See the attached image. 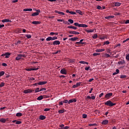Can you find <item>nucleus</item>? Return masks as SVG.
I'll return each mask as SVG.
<instances>
[{
    "mask_svg": "<svg viewBox=\"0 0 129 129\" xmlns=\"http://www.w3.org/2000/svg\"><path fill=\"white\" fill-rule=\"evenodd\" d=\"M116 103H112L111 101L108 100L105 102V105H107V106H109L110 107H112L114 105H116Z\"/></svg>",
    "mask_w": 129,
    "mask_h": 129,
    "instance_id": "f257e3e1",
    "label": "nucleus"
},
{
    "mask_svg": "<svg viewBox=\"0 0 129 129\" xmlns=\"http://www.w3.org/2000/svg\"><path fill=\"white\" fill-rule=\"evenodd\" d=\"M35 12H35L33 14H31V16L32 17H36V16H39V15H40V13H41V10H37V9H35Z\"/></svg>",
    "mask_w": 129,
    "mask_h": 129,
    "instance_id": "f03ea898",
    "label": "nucleus"
},
{
    "mask_svg": "<svg viewBox=\"0 0 129 129\" xmlns=\"http://www.w3.org/2000/svg\"><path fill=\"white\" fill-rule=\"evenodd\" d=\"M22 57L26 58V56L25 54H18L17 56L16 57V60L17 61H19V60H21V59H22Z\"/></svg>",
    "mask_w": 129,
    "mask_h": 129,
    "instance_id": "7ed1b4c3",
    "label": "nucleus"
},
{
    "mask_svg": "<svg viewBox=\"0 0 129 129\" xmlns=\"http://www.w3.org/2000/svg\"><path fill=\"white\" fill-rule=\"evenodd\" d=\"M112 96V93H109L105 95V98H107V99H109V97H111Z\"/></svg>",
    "mask_w": 129,
    "mask_h": 129,
    "instance_id": "20e7f679",
    "label": "nucleus"
},
{
    "mask_svg": "<svg viewBox=\"0 0 129 129\" xmlns=\"http://www.w3.org/2000/svg\"><path fill=\"white\" fill-rule=\"evenodd\" d=\"M60 41L55 40L53 42H52V45H54V46H57V45H60Z\"/></svg>",
    "mask_w": 129,
    "mask_h": 129,
    "instance_id": "39448f33",
    "label": "nucleus"
},
{
    "mask_svg": "<svg viewBox=\"0 0 129 129\" xmlns=\"http://www.w3.org/2000/svg\"><path fill=\"white\" fill-rule=\"evenodd\" d=\"M10 55H11L10 52H6L5 54H2V56H6L5 58H10Z\"/></svg>",
    "mask_w": 129,
    "mask_h": 129,
    "instance_id": "423d86ee",
    "label": "nucleus"
},
{
    "mask_svg": "<svg viewBox=\"0 0 129 129\" xmlns=\"http://www.w3.org/2000/svg\"><path fill=\"white\" fill-rule=\"evenodd\" d=\"M60 73L61 74H64L65 75H66V74H67V71H66V70L62 69L60 70Z\"/></svg>",
    "mask_w": 129,
    "mask_h": 129,
    "instance_id": "0eeeda50",
    "label": "nucleus"
},
{
    "mask_svg": "<svg viewBox=\"0 0 129 129\" xmlns=\"http://www.w3.org/2000/svg\"><path fill=\"white\" fill-rule=\"evenodd\" d=\"M80 84H81V82L77 83L76 85L73 86V88H77L78 86H80Z\"/></svg>",
    "mask_w": 129,
    "mask_h": 129,
    "instance_id": "6e6552de",
    "label": "nucleus"
},
{
    "mask_svg": "<svg viewBox=\"0 0 129 129\" xmlns=\"http://www.w3.org/2000/svg\"><path fill=\"white\" fill-rule=\"evenodd\" d=\"M31 92H33V90H30V89H27V90H25L24 91V93H31Z\"/></svg>",
    "mask_w": 129,
    "mask_h": 129,
    "instance_id": "1a4fd4ad",
    "label": "nucleus"
},
{
    "mask_svg": "<svg viewBox=\"0 0 129 129\" xmlns=\"http://www.w3.org/2000/svg\"><path fill=\"white\" fill-rule=\"evenodd\" d=\"M2 23H8L10 22V23H12V21L10 20L9 19H4L2 21Z\"/></svg>",
    "mask_w": 129,
    "mask_h": 129,
    "instance_id": "9d476101",
    "label": "nucleus"
},
{
    "mask_svg": "<svg viewBox=\"0 0 129 129\" xmlns=\"http://www.w3.org/2000/svg\"><path fill=\"white\" fill-rule=\"evenodd\" d=\"M69 34H74L75 35H79L80 33L78 32L70 31Z\"/></svg>",
    "mask_w": 129,
    "mask_h": 129,
    "instance_id": "9b49d317",
    "label": "nucleus"
},
{
    "mask_svg": "<svg viewBox=\"0 0 129 129\" xmlns=\"http://www.w3.org/2000/svg\"><path fill=\"white\" fill-rule=\"evenodd\" d=\"M102 124L106 125L107 123H108V120H104L101 122Z\"/></svg>",
    "mask_w": 129,
    "mask_h": 129,
    "instance_id": "f8f14e48",
    "label": "nucleus"
},
{
    "mask_svg": "<svg viewBox=\"0 0 129 129\" xmlns=\"http://www.w3.org/2000/svg\"><path fill=\"white\" fill-rule=\"evenodd\" d=\"M39 119H40L41 120H44V119H46V116L43 115H41L39 116Z\"/></svg>",
    "mask_w": 129,
    "mask_h": 129,
    "instance_id": "ddd939ff",
    "label": "nucleus"
},
{
    "mask_svg": "<svg viewBox=\"0 0 129 129\" xmlns=\"http://www.w3.org/2000/svg\"><path fill=\"white\" fill-rule=\"evenodd\" d=\"M95 30V29H91V30L86 29V30H85V31H86V32H87V33H93V32H94Z\"/></svg>",
    "mask_w": 129,
    "mask_h": 129,
    "instance_id": "4468645a",
    "label": "nucleus"
},
{
    "mask_svg": "<svg viewBox=\"0 0 129 129\" xmlns=\"http://www.w3.org/2000/svg\"><path fill=\"white\" fill-rule=\"evenodd\" d=\"M104 51H105V49H96V52L97 53H99L100 52H103Z\"/></svg>",
    "mask_w": 129,
    "mask_h": 129,
    "instance_id": "2eb2a0df",
    "label": "nucleus"
},
{
    "mask_svg": "<svg viewBox=\"0 0 129 129\" xmlns=\"http://www.w3.org/2000/svg\"><path fill=\"white\" fill-rule=\"evenodd\" d=\"M55 13H56V14H58V15H62V16H64V15H65L64 13L62 12L58 11H55Z\"/></svg>",
    "mask_w": 129,
    "mask_h": 129,
    "instance_id": "dca6fc26",
    "label": "nucleus"
},
{
    "mask_svg": "<svg viewBox=\"0 0 129 129\" xmlns=\"http://www.w3.org/2000/svg\"><path fill=\"white\" fill-rule=\"evenodd\" d=\"M31 24H33V25H40V24H41V22L39 21H33Z\"/></svg>",
    "mask_w": 129,
    "mask_h": 129,
    "instance_id": "f3484780",
    "label": "nucleus"
},
{
    "mask_svg": "<svg viewBox=\"0 0 129 129\" xmlns=\"http://www.w3.org/2000/svg\"><path fill=\"white\" fill-rule=\"evenodd\" d=\"M88 27V26H87V25L86 24H80V28H87Z\"/></svg>",
    "mask_w": 129,
    "mask_h": 129,
    "instance_id": "a211bd4d",
    "label": "nucleus"
},
{
    "mask_svg": "<svg viewBox=\"0 0 129 129\" xmlns=\"http://www.w3.org/2000/svg\"><path fill=\"white\" fill-rule=\"evenodd\" d=\"M47 83V81L40 82L38 83V85H44Z\"/></svg>",
    "mask_w": 129,
    "mask_h": 129,
    "instance_id": "6ab92c4d",
    "label": "nucleus"
},
{
    "mask_svg": "<svg viewBox=\"0 0 129 129\" xmlns=\"http://www.w3.org/2000/svg\"><path fill=\"white\" fill-rule=\"evenodd\" d=\"M68 29H73L74 30H77V27L75 26H68Z\"/></svg>",
    "mask_w": 129,
    "mask_h": 129,
    "instance_id": "aec40b11",
    "label": "nucleus"
},
{
    "mask_svg": "<svg viewBox=\"0 0 129 129\" xmlns=\"http://www.w3.org/2000/svg\"><path fill=\"white\" fill-rule=\"evenodd\" d=\"M6 121L7 119L4 118H2L1 119H0V122H3V123H5V122H6Z\"/></svg>",
    "mask_w": 129,
    "mask_h": 129,
    "instance_id": "412c9836",
    "label": "nucleus"
},
{
    "mask_svg": "<svg viewBox=\"0 0 129 129\" xmlns=\"http://www.w3.org/2000/svg\"><path fill=\"white\" fill-rule=\"evenodd\" d=\"M76 13L77 14H79V15H81V16H82V11L80 10H76Z\"/></svg>",
    "mask_w": 129,
    "mask_h": 129,
    "instance_id": "4be33fe9",
    "label": "nucleus"
},
{
    "mask_svg": "<svg viewBox=\"0 0 129 129\" xmlns=\"http://www.w3.org/2000/svg\"><path fill=\"white\" fill-rule=\"evenodd\" d=\"M44 98V96L43 95H40V96H39L37 99V100H42V99H43Z\"/></svg>",
    "mask_w": 129,
    "mask_h": 129,
    "instance_id": "5701e85b",
    "label": "nucleus"
},
{
    "mask_svg": "<svg viewBox=\"0 0 129 129\" xmlns=\"http://www.w3.org/2000/svg\"><path fill=\"white\" fill-rule=\"evenodd\" d=\"M80 64H87V65H88V62H86L85 61H80L79 62Z\"/></svg>",
    "mask_w": 129,
    "mask_h": 129,
    "instance_id": "b1692460",
    "label": "nucleus"
},
{
    "mask_svg": "<svg viewBox=\"0 0 129 129\" xmlns=\"http://www.w3.org/2000/svg\"><path fill=\"white\" fill-rule=\"evenodd\" d=\"M24 12H32L33 11V9H24Z\"/></svg>",
    "mask_w": 129,
    "mask_h": 129,
    "instance_id": "393cba45",
    "label": "nucleus"
},
{
    "mask_svg": "<svg viewBox=\"0 0 129 129\" xmlns=\"http://www.w3.org/2000/svg\"><path fill=\"white\" fill-rule=\"evenodd\" d=\"M114 17L113 16H109L105 17V19H113Z\"/></svg>",
    "mask_w": 129,
    "mask_h": 129,
    "instance_id": "a878e982",
    "label": "nucleus"
},
{
    "mask_svg": "<svg viewBox=\"0 0 129 129\" xmlns=\"http://www.w3.org/2000/svg\"><path fill=\"white\" fill-rule=\"evenodd\" d=\"M120 5H121V3H119L118 2H116L115 3V7H120Z\"/></svg>",
    "mask_w": 129,
    "mask_h": 129,
    "instance_id": "bb28decb",
    "label": "nucleus"
},
{
    "mask_svg": "<svg viewBox=\"0 0 129 129\" xmlns=\"http://www.w3.org/2000/svg\"><path fill=\"white\" fill-rule=\"evenodd\" d=\"M120 78H121V79H123L124 78H126V76H125V75H121L120 76Z\"/></svg>",
    "mask_w": 129,
    "mask_h": 129,
    "instance_id": "cd10ccee",
    "label": "nucleus"
},
{
    "mask_svg": "<svg viewBox=\"0 0 129 129\" xmlns=\"http://www.w3.org/2000/svg\"><path fill=\"white\" fill-rule=\"evenodd\" d=\"M25 70L26 71H33V70H34L33 69V68H29L26 69Z\"/></svg>",
    "mask_w": 129,
    "mask_h": 129,
    "instance_id": "c85d7f7f",
    "label": "nucleus"
},
{
    "mask_svg": "<svg viewBox=\"0 0 129 129\" xmlns=\"http://www.w3.org/2000/svg\"><path fill=\"white\" fill-rule=\"evenodd\" d=\"M124 63H125V61L124 60H121V61H118V64H124Z\"/></svg>",
    "mask_w": 129,
    "mask_h": 129,
    "instance_id": "c756f323",
    "label": "nucleus"
},
{
    "mask_svg": "<svg viewBox=\"0 0 129 129\" xmlns=\"http://www.w3.org/2000/svg\"><path fill=\"white\" fill-rule=\"evenodd\" d=\"M58 112L59 113H64V112H65V109H62V110H59L58 111Z\"/></svg>",
    "mask_w": 129,
    "mask_h": 129,
    "instance_id": "7c9ffc66",
    "label": "nucleus"
},
{
    "mask_svg": "<svg viewBox=\"0 0 129 129\" xmlns=\"http://www.w3.org/2000/svg\"><path fill=\"white\" fill-rule=\"evenodd\" d=\"M74 25V26H76V27H79V28H80V24L78 23H75Z\"/></svg>",
    "mask_w": 129,
    "mask_h": 129,
    "instance_id": "2f4dec72",
    "label": "nucleus"
},
{
    "mask_svg": "<svg viewBox=\"0 0 129 129\" xmlns=\"http://www.w3.org/2000/svg\"><path fill=\"white\" fill-rule=\"evenodd\" d=\"M46 41H52V37L49 36L46 39Z\"/></svg>",
    "mask_w": 129,
    "mask_h": 129,
    "instance_id": "473e14b6",
    "label": "nucleus"
},
{
    "mask_svg": "<svg viewBox=\"0 0 129 129\" xmlns=\"http://www.w3.org/2000/svg\"><path fill=\"white\" fill-rule=\"evenodd\" d=\"M58 32H56V33H55V32H50V36H52V35H58Z\"/></svg>",
    "mask_w": 129,
    "mask_h": 129,
    "instance_id": "72a5a7b5",
    "label": "nucleus"
},
{
    "mask_svg": "<svg viewBox=\"0 0 129 129\" xmlns=\"http://www.w3.org/2000/svg\"><path fill=\"white\" fill-rule=\"evenodd\" d=\"M26 37L28 39H31V38H32V36L31 35H30V34H26Z\"/></svg>",
    "mask_w": 129,
    "mask_h": 129,
    "instance_id": "f704fd0d",
    "label": "nucleus"
},
{
    "mask_svg": "<svg viewBox=\"0 0 129 129\" xmlns=\"http://www.w3.org/2000/svg\"><path fill=\"white\" fill-rule=\"evenodd\" d=\"M99 55H100V53H94L93 54V56H94L95 57L96 56H99Z\"/></svg>",
    "mask_w": 129,
    "mask_h": 129,
    "instance_id": "c9c22d12",
    "label": "nucleus"
},
{
    "mask_svg": "<svg viewBox=\"0 0 129 129\" xmlns=\"http://www.w3.org/2000/svg\"><path fill=\"white\" fill-rule=\"evenodd\" d=\"M97 37H98V35L97 34H95L92 36L93 39H97Z\"/></svg>",
    "mask_w": 129,
    "mask_h": 129,
    "instance_id": "e433bc0d",
    "label": "nucleus"
},
{
    "mask_svg": "<svg viewBox=\"0 0 129 129\" xmlns=\"http://www.w3.org/2000/svg\"><path fill=\"white\" fill-rule=\"evenodd\" d=\"M5 75V72L4 71H2L0 72V77H2V76H4Z\"/></svg>",
    "mask_w": 129,
    "mask_h": 129,
    "instance_id": "4c0bfd02",
    "label": "nucleus"
},
{
    "mask_svg": "<svg viewBox=\"0 0 129 129\" xmlns=\"http://www.w3.org/2000/svg\"><path fill=\"white\" fill-rule=\"evenodd\" d=\"M105 57L106 58H110V55H109L107 53H105Z\"/></svg>",
    "mask_w": 129,
    "mask_h": 129,
    "instance_id": "58836bf2",
    "label": "nucleus"
},
{
    "mask_svg": "<svg viewBox=\"0 0 129 129\" xmlns=\"http://www.w3.org/2000/svg\"><path fill=\"white\" fill-rule=\"evenodd\" d=\"M68 22H69L70 24H73V23H74V21H73L72 19H69Z\"/></svg>",
    "mask_w": 129,
    "mask_h": 129,
    "instance_id": "ea45409f",
    "label": "nucleus"
},
{
    "mask_svg": "<svg viewBox=\"0 0 129 129\" xmlns=\"http://www.w3.org/2000/svg\"><path fill=\"white\" fill-rule=\"evenodd\" d=\"M80 44H81V43L80 41L79 42H77L75 43V44L77 45V47H78V46H80Z\"/></svg>",
    "mask_w": 129,
    "mask_h": 129,
    "instance_id": "a19ab883",
    "label": "nucleus"
},
{
    "mask_svg": "<svg viewBox=\"0 0 129 129\" xmlns=\"http://www.w3.org/2000/svg\"><path fill=\"white\" fill-rule=\"evenodd\" d=\"M22 113H17L16 114V116L20 117V116H22Z\"/></svg>",
    "mask_w": 129,
    "mask_h": 129,
    "instance_id": "79ce46f5",
    "label": "nucleus"
},
{
    "mask_svg": "<svg viewBox=\"0 0 129 129\" xmlns=\"http://www.w3.org/2000/svg\"><path fill=\"white\" fill-rule=\"evenodd\" d=\"M106 38H107V37L106 36H102L100 38V40H104V39H106Z\"/></svg>",
    "mask_w": 129,
    "mask_h": 129,
    "instance_id": "37998d69",
    "label": "nucleus"
},
{
    "mask_svg": "<svg viewBox=\"0 0 129 129\" xmlns=\"http://www.w3.org/2000/svg\"><path fill=\"white\" fill-rule=\"evenodd\" d=\"M126 60H127L128 61H129V53L126 54Z\"/></svg>",
    "mask_w": 129,
    "mask_h": 129,
    "instance_id": "c03bdc74",
    "label": "nucleus"
},
{
    "mask_svg": "<svg viewBox=\"0 0 129 129\" xmlns=\"http://www.w3.org/2000/svg\"><path fill=\"white\" fill-rule=\"evenodd\" d=\"M21 123H22V121H18V120H16V124H21Z\"/></svg>",
    "mask_w": 129,
    "mask_h": 129,
    "instance_id": "a18cd8bd",
    "label": "nucleus"
},
{
    "mask_svg": "<svg viewBox=\"0 0 129 129\" xmlns=\"http://www.w3.org/2000/svg\"><path fill=\"white\" fill-rule=\"evenodd\" d=\"M104 45H109V42L108 40L104 42Z\"/></svg>",
    "mask_w": 129,
    "mask_h": 129,
    "instance_id": "49530a36",
    "label": "nucleus"
},
{
    "mask_svg": "<svg viewBox=\"0 0 129 129\" xmlns=\"http://www.w3.org/2000/svg\"><path fill=\"white\" fill-rule=\"evenodd\" d=\"M83 41H84V39H81L80 42H81V44L82 45H84V44H85V42H83Z\"/></svg>",
    "mask_w": 129,
    "mask_h": 129,
    "instance_id": "de8ad7c7",
    "label": "nucleus"
},
{
    "mask_svg": "<svg viewBox=\"0 0 129 129\" xmlns=\"http://www.w3.org/2000/svg\"><path fill=\"white\" fill-rule=\"evenodd\" d=\"M57 22H63V23H65V21L64 20L57 19Z\"/></svg>",
    "mask_w": 129,
    "mask_h": 129,
    "instance_id": "09e8293b",
    "label": "nucleus"
},
{
    "mask_svg": "<svg viewBox=\"0 0 129 129\" xmlns=\"http://www.w3.org/2000/svg\"><path fill=\"white\" fill-rule=\"evenodd\" d=\"M4 86H5V83H1V84H0V87H4Z\"/></svg>",
    "mask_w": 129,
    "mask_h": 129,
    "instance_id": "8fccbe9b",
    "label": "nucleus"
},
{
    "mask_svg": "<svg viewBox=\"0 0 129 129\" xmlns=\"http://www.w3.org/2000/svg\"><path fill=\"white\" fill-rule=\"evenodd\" d=\"M21 43H22V41L19 40L17 43H15V45H19V44H21Z\"/></svg>",
    "mask_w": 129,
    "mask_h": 129,
    "instance_id": "3c124183",
    "label": "nucleus"
},
{
    "mask_svg": "<svg viewBox=\"0 0 129 129\" xmlns=\"http://www.w3.org/2000/svg\"><path fill=\"white\" fill-rule=\"evenodd\" d=\"M89 126H94V125H97V124H96V123L89 124Z\"/></svg>",
    "mask_w": 129,
    "mask_h": 129,
    "instance_id": "603ef678",
    "label": "nucleus"
},
{
    "mask_svg": "<svg viewBox=\"0 0 129 129\" xmlns=\"http://www.w3.org/2000/svg\"><path fill=\"white\" fill-rule=\"evenodd\" d=\"M70 14H71V15H76V12L70 11Z\"/></svg>",
    "mask_w": 129,
    "mask_h": 129,
    "instance_id": "864d4df0",
    "label": "nucleus"
},
{
    "mask_svg": "<svg viewBox=\"0 0 129 129\" xmlns=\"http://www.w3.org/2000/svg\"><path fill=\"white\" fill-rule=\"evenodd\" d=\"M57 39H58V37L56 36L52 37V41H54V40H57Z\"/></svg>",
    "mask_w": 129,
    "mask_h": 129,
    "instance_id": "5fc2aeb1",
    "label": "nucleus"
},
{
    "mask_svg": "<svg viewBox=\"0 0 129 129\" xmlns=\"http://www.w3.org/2000/svg\"><path fill=\"white\" fill-rule=\"evenodd\" d=\"M40 91V88H37L36 90H35V93H37V92H39Z\"/></svg>",
    "mask_w": 129,
    "mask_h": 129,
    "instance_id": "6e6d98bb",
    "label": "nucleus"
},
{
    "mask_svg": "<svg viewBox=\"0 0 129 129\" xmlns=\"http://www.w3.org/2000/svg\"><path fill=\"white\" fill-rule=\"evenodd\" d=\"M87 117V115L85 114H83V118H86Z\"/></svg>",
    "mask_w": 129,
    "mask_h": 129,
    "instance_id": "4d7b16f0",
    "label": "nucleus"
},
{
    "mask_svg": "<svg viewBox=\"0 0 129 129\" xmlns=\"http://www.w3.org/2000/svg\"><path fill=\"white\" fill-rule=\"evenodd\" d=\"M69 101L68 100H64V101H62L63 103H68Z\"/></svg>",
    "mask_w": 129,
    "mask_h": 129,
    "instance_id": "13d9d810",
    "label": "nucleus"
},
{
    "mask_svg": "<svg viewBox=\"0 0 129 129\" xmlns=\"http://www.w3.org/2000/svg\"><path fill=\"white\" fill-rule=\"evenodd\" d=\"M89 69H90V67H86L85 68V70H86V71H88Z\"/></svg>",
    "mask_w": 129,
    "mask_h": 129,
    "instance_id": "bf43d9fd",
    "label": "nucleus"
},
{
    "mask_svg": "<svg viewBox=\"0 0 129 129\" xmlns=\"http://www.w3.org/2000/svg\"><path fill=\"white\" fill-rule=\"evenodd\" d=\"M45 90H46V88H43L40 89L39 90V92H40V91H45Z\"/></svg>",
    "mask_w": 129,
    "mask_h": 129,
    "instance_id": "052dcab7",
    "label": "nucleus"
},
{
    "mask_svg": "<svg viewBox=\"0 0 129 129\" xmlns=\"http://www.w3.org/2000/svg\"><path fill=\"white\" fill-rule=\"evenodd\" d=\"M69 40H70V41H76L75 37L71 38L69 39Z\"/></svg>",
    "mask_w": 129,
    "mask_h": 129,
    "instance_id": "680f3d73",
    "label": "nucleus"
},
{
    "mask_svg": "<svg viewBox=\"0 0 129 129\" xmlns=\"http://www.w3.org/2000/svg\"><path fill=\"white\" fill-rule=\"evenodd\" d=\"M72 102H73V100L70 99V100L69 101L68 103H69V104H70V103H72Z\"/></svg>",
    "mask_w": 129,
    "mask_h": 129,
    "instance_id": "e2e57ef3",
    "label": "nucleus"
},
{
    "mask_svg": "<svg viewBox=\"0 0 129 129\" xmlns=\"http://www.w3.org/2000/svg\"><path fill=\"white\" fill-rule=\"evenodd\" d=\"M2 66H4V67H7V66H8V64H7V63H2Z\"/></svg>",
    "mask_w": 129,
    "mask_h": 129,
    "instance_id": "0e129e2a",
    "label": "nucleus"
},
{
    "mask_svg": "<svg viewBox=\"0 0 129 129\" xmlns=\"http://www.w3.org/2000/svg\"><path fill=\"white\" fill-rule=\"evenodd\" d=\"M111 50L110 49H106V52H107V53H110V52H111Z\"/></svg>",
    "mask_w": 129,
    "mask_h": 129,
    "instance_id": "69168bd1",
    "label": "nucleus"
},
{
    "mask_svg": "<svg viewBox=\"0 0 129 129\" xmlns=\"http://www.w3.org/2000/svg\"><path fill=\"white\" fill-rule=\"evenodd\" d=\"M91 99H93V100L95 99V96H92L91 97Z\"/></svg>",
    "mask_w": 129,
    "mask_h": 129,
    "instance_id": "338daca9",
    "label": "nucleus"
},
{
    "mask_svg": "<svg viewBox=\"0 0 129 129\" xmlns=\"http://www.w3.org/2000/svg\"><path fill=\"white\" fill-rule=\"evenodd\" d=\"M125 24H129V20H126V21L125 22Z\"/></svg>",
    "mask_w": 129,
    "mask_h": 129,
    "instance_id": "774afa93",
    "label": "nucleus"
}]
</instances>
